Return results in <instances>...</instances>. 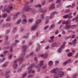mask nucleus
Returning <instances> with one entry per match:
<instances>
[{
	"label": "nucleus",
	"mask_w": 78,
	"mask_h": 78,
	"mask_svg": "<svg viewBox=\"0 0 78 78\" xmlns=\"http://www.w3.org/2000/svg\"><path fill=\"white\" fill-rule=\"evenodd\" d=\"M76 41V39H75L74 40L72 41V44H75Z\"/></svg>",
	"instance_id": "09e8293b"
},
{
	"label": "nucleus",
	"mask_w": 78,
	"mask_h": 78,
	"mask_svg": "<svg viewBox=\"0 0 78 78\" xmlns=\"http://www.w3.org/2000/svg\"><path fill=\"white\" fill-rule=\"evenodd\" d=\"M48 42L50 43H51L53 42H54V40L53 39H51L48 40Z\"/></svg>",
	"instance_id": "4c0bfd02"
},
{
	"label": "nucleus",
	"mask_w": 78,
	"mask_h": 78,
	"mask_svg": "<svg viewBox=\"0 0 78 78\" xmlns=\"http://www.w3.org/2000/svg\"><path fill=\"white\" fill-rule=\"evenodd\" d=\"M55 4H52L51 5L50 8H49V9H55Z\"/></svg>",
	"instance_id": "4468645a"
},
{
	"label": "nucleus",
	"mask_w": 78,
	"mask_h": 78,
	"mask_svg": "<svg viewBox=\"0 0 78 78\" xmlns=\"http://www.w3.org/2000/svg\"><path fill=\"white\" fill-rule=\"evenodd\" d=\"M62 68H59L57 70H56V69H53L51 71V73H56V71H57V72H59V71H60V70H62Z\"/></svg>",
	"instance_id": "423d86ee"
},
{
	"label": "nucleus",
	"mask_w": 78,
	"mask_h": 78,
	"mask_svg": "<svg viewBox=\"0 0 78 78\" xmlns=\"http://www.w3.org/2000/svg\"><path fill=\"white\" fill-rule=\"evenodd\" d=\"M16 31V27L13 28V30L12 31V33H15Z\"/></svg>",
	"instance_id": "bb28decb"
},
{
	"label": "nucleus",
	"mask_w": 78,
	"mask_h": 78,
	"mask_svg": "<svg viewBox=\"0 0 78 78\" xmlns=\"http://www.w3.org/2000/svg\"><path fill=\"white\" fill-rule=\"evenodd\" d=\"M5 58H3L2 59V60L0 59V63H2V62H3L4 61H5Z\"/></svg>",
	"instance_id": "a18cd8bd"
},
{
	"label": "nucleus",
	"mask_w": 78,
	"mask_h": 78,
	"mask_svg": "<svg viewBox=\"0 0 78 78\" xmlns=\"http://www.w3.org/2000/svg\"><path fill=\"white\" fill-rule=\"evenodd\" d=\"M62 23L64 24H66V21H65V20H63V21H62Z\"/></svg>",
	"instance_id": "774afa93"
},
{
	"label": "nucleus",
	"mask_w": 78,
	"mask_h": 78,
	"mask_svg": "<svg viewBox=\"0 0 78 78\" xmlns=\"http://www.w3.org/2000/svg\"><path fill=\"white\" fill-rule=\"evenodd\" d=\"M55 24H52L51 25L49 28V30H53V28H54L55 27Z\"/></svg>",
	"instance_id": "f8f14e48"
},
{
	"label": "nucleus",
	"mask_w": 78,
	"mask_h": 78,
	"mask_svg": "<svg viewBox=\"0 0 78 78\" xmlns=\"http://www.w3.org/2000/svg\"><path fill=\"white\" fill-rule=\"evenodd\" d=\"M65 46L64 45H63L60 46V47L59 48L58 50V52L59 53H61L62 52V49L64 48V47Z\"/></svg>",
	"instance_id": "7ed1b4c3"
},
{
	"label": "nucleus",
	"mask_w": 78,
	"mask_h": 78,
	"mask_svg": "<svg viewBox=\"0 0 78 78\" xmlns=\"http://www.w3.org/2000/svg\"><path fill=\"white\" fill-rule=\"evenodd\" d=\"M53 64V63L52 61H49L48 63V65L50 66H52Z\"/></svg>",
	"instance_id": "aec40b11"
},
{
	"label": "nucleus",
	"mask_w": 78,
	"mask_h": 78,
	"mask_svg": "<svg viewBox=\"0 0 78 78\" xmlns=\"http://www.w3.org/2000/svg\"><path fill=\"white\" fill-rule=\"evenodd\" d=\"M49 48H50V46H48L45 48V50H48V49H49Z\"/></svg>",
	"instance_id": "13d9d810"
},
{
	"label": "nucleus",
	"mask_w": 78,
	"mask_h": 78,
	"mask_svg": "<svg viewBox=\"0 0 78 78\" xmlns=\"http://www.w3.org/2000/svg\"><path fill=\"white\" fill-rule=\"evenodd\" d=\"M9 10H8L10 11H10H11V10L12 9V6L9 5Z\"/></svg>",
	"instance_id": "c756f323"
},
{
	"label": "nucleus",
	"mask_w": 78,
	"mask_h": 78,
	"mask_svg": "<svg viewBox=\"0 0 78 78\" xmlns=\"http://www.w3.org/2000/svg\"><path fill=\"white\" fill-rule=\"evenodd\" d=\"M25 56V53H23L21 55V57L19 58L18 59V61H22L23 60V57Z\"/></svg>",
	"instance_id": "20e7f679"
},
{
	"label": "nucleus",
	"mask_w": 78,
	"mask_h": 78,
	"mask_svg": "<svg viewBox=\"0 0 78 78\" xmlns=\"http://www.w3.org/2000/svg\"><path fill=\"white\" fill-rule=\"evenodd\" d=\"M46 3V1H43L41 3V4L42 5H45Z\"/></svg>",
	"instance_id": "e433bc0d"
},
{
	"label": "nucleus",
	"mask_w": 78,
	"mask_h": 78,
	"mask_svg": "<svg viewBox=\"0 0 78 78\" xmlns=\"http://www.w3.org/2000/svg\"><path fill=\"white\" fill-rule=\"evenodd\" d=\"M7 65H8V62H5L2 66V67H6V66H7Z\"/></svg>",
	"instance_id": "6ab92c4d"
},
{
	"label": "nucleus",
	"mask_w": 78,
	"mask_h": 78,
	"mask_svg": "<svg viewBox=\"0 0 78 78\" xmlns=\"http://www.w3.org/2000/svg\"><path fill=\"white\" fill-rule=\"evenodd\" d=\"M61 45V43H58L55 44V47H58Z\"/></svg>",
	"instance_id": "c85d7f7f"
},
{
	"label": "nucleus",
	"mask_w": 78,
	"mask_h": 78,
	"mask_svg": "<svg viewBox=\"0 0 78 78\" xmlns=\"http://www.w3.org/2000/svg\"><path fill=\"white\" fill-rule=\"evenodd\" d=\"M10 26V23H6L5 24V27H9Z\"/></svg>",
	"instance_id": "2f4dec72"
},
{
	"label": "nucleus",
	"mask_w": 78,
	"mask_h": 78,
	"mask_svg": "<svg viewBox=\"0 0 78 78\" xmlns=\"http://www.w3.org/2000/svg\"><path fill=\"white\" fill-rule=\"evenodd\" d=\"M37 45L38 46V48H37L36 49V51H37L39 50V48H40V44L39 43H37Z\"/></svg>",
	"instance_id": "4be33fe9"
},
{
	"label": "nucleus",
	"mask_w": 78,
	"mask_h": 78,
	"mask_svg": "<svg viewBox=\"0 0 78 78\" xmlns=\"http://www.w3.org/2000/svg\"><path fill=\"white\" fill-rule=\"evenodd\" d=\"M16 45V43H14L12 45V47H15Z\"/></svg>",
	"instance_id": "79ce46f5"
},
{
	"label": "nucleus",
	"mask_w": 78,
	"mask_h": 78,
	"mask_svg": "<svg viewBox=\"0 0 78 78\" xmlns=\"http://www.w3.org/2000/svg\"><path fill=\"white\" fill-rule=\"evenodd\" d=\"M42 6V5L39 4L36 5H35V7L36 8H41Z\"/></svg>",
	"instance_id": "5701e85b"
},
{
	"label": "nucleus",
	"mask_w": 78,
	"mask_h": 78,
	"mask_svg": "<svg viewBox=\"0 0 78 78\" xmlns=\"http://www.w3.org/2000/svg\"><path fill=\"white\" fill-rule=\"evenodd\" d=\"M68 16L67 15H65L63 16V19H67L68 18Z\"/></svg>",
	"instance_id": "58836bf2"
},
{
	"label": "nucleus",
	"mask_w": 78,
	"mask_h": 78,
	"mask_svg": "<svg viewBox=\"0 0 78 78\" xmlns=\"http://www.w3.org/2000/svg\"><path fill=\"white\" fill-rule=\"evenodd\" d=\"M21 21V20H20V19L18 20L17 21V22L16 23L17 24H19V23H20Z\"/></svg>",
	"instance_id": "ea45409f"
},
{
	"label": "nucleus",
	"mask_w": 78,
	"mask_h": 78,
	"mask_svg": "<svg viewBox=\"0 0 78 78\" xmlns=\"http://www.w3.org/2000/svg\"><path fill=\"white\" fill-rule=\"evenodd\" d=\"M68 57H70L72 56V53H69L68 55Z\"/></svg>",
	"instance_id": "72a5a7b5"
},
{
	"label": "nucleus",
	"mask_w": 78,
	"mask_h": 78,
	"mask_svg": "<svg viewBox=\"0 0 78 78\" xmlns=\"http://www.w3.org/2000/svg\"><path fill=\"white\" fill-rule=\"evenodd\" d=\"M56 42H54L51 45L52 47H55V45H56Z\"/></svg>",
	"instance_id": "cd10ccee"
},
{
	"label": "nucleus",
	"mask_w": 78,
	"mask_h": 78,
	"mask_svg": "<svg viewBox=\"0 0 78 78\" xmlns=\"http://www.w3.org/2000/svg\"><path fill=\"white\" fill-rule=\"evenodd\" d=\"M76 27V26L75 25L71 26V28L72 29H74Z\"/></svg>",
	"instance_id": "393cba45"
},
{
	"label": "nucleus",
	"mask_w": 78,
	"mask_h": 78,
	"mask_svg": "<svg viewBox=\"0 0 78 78\" xmlns=\"http://www.w3.org/2000/svg\"><path fill=\"white\" fill-rule=\"evenodd\" d=\"M41 18L42 19H45V16H44V15L43 14L42 15Z\"/></svg>",
	"instance_id": "8fccbe9b"
},
{
	"label": "nucleus",
	"mask_w": 78,
	"mask_h": 78,
	"mask_svg": "<svg viewBox=\"0 0 78 78\" xmlns=\"http://www.w3.org/2000/svg\"><path fill=\"white\" fill-rule=\"evenodd\" d=\"M48 56V54L47 53H45L44 55V57L45 58H46Z\"/></svg>",
	"instance_id": "49530a36"
},
{
	"label": "nucleus",
	"mask_w": 78,
	"mask_h": 78,
	"mask_svg": "<svg viewBox=\"0 0 78 78\" xmlns=\"http://www.w3.org/2000/svg\"><path fill=\"white\" fill-rule=\"evenodd\" d=\"M41 23V19L37 20L36 21V24H39Z\"/></svg>",
	"instance_id": "2eb2a0df"
},
{
	"label": "nucleus",
	"mask_w": 78,
	"mask_h": 78,
	"mask_svg": "<svg viewBox=\"0 0 78 78\" xmlns=\"http://www.w3.org/2000/svg\"><path fill=\"white\" fill-rule=\"evenodd\" d=\"M4 21V20H0V24H1V23H3V22Z\"/></svg>",
	"instance_id": "bf43d9fd"
},
{
	"label": "nucleus",
	"mask_w": 78,
	"mask_h": 78,
	"mask_svg": "<svg viewBox=\"0 0 78 78\" xmlns=\"http://www.w3.org/2000/svg\"><path fill=\"white\" fill-rule=\"evenodd\" d=\"M77 76H78V74L76 73L74 74L73 75V78H77Z\"/></svg>",
	"instance_id": "a878e982"
},
{
	"label": "nucleus",
	"mask_w": 78,
	"mask_h": 78,
	"mask_svg": "<svg viewBox=\"0 0 78 78\" xmlns=\"http://www.w3.org/2000/svg\"><path fill=\"white\" fill-rule=\"evenodd\" d=\"M26 75H27V73H25L23 75L22 77H24L26 76Z\"/></svg>",
	"instance_id": "e2e57ef3"
},
{
	"label": "nucleus",
	"mask_w": 78,
	"mask_h": 78,
	"mask_svg": "<svg viewBox=\"0 0 78 78\" xmlns=\"http://www.w3.org/2000/svg\"><path fill=\"white\" fill-rule=\"evenodd\" d=\"M44 61H41L40 62V63L38 65L36 66V68L37 69V71L39 72L40 70H41V67H42L43 66H44V64H43V62Z\"/></svg>",
	"instance_id": "f03ea898"
},
{
	"label": "nucleus",
	"mask_w": 78,
	"mask_h": 78,
	"mask_svg": "<svg viewBox=\"0 0 78 78\" xmlns=\"http://www.w3.org/2000/svg\"><path fill=\"white\" fill-rule=\"evenodd\" d=\"M23 10V11H25L26 12H32L33 11V9L28 6H27L25 8H24Z\"/></svg>",
	"instance_id": "f257e3e1"
},
{
	"label": "nucleus",
	"mask_w": 78,
	"mask_h": 78,
	"mask_svg": "<svg viewBox=\"0 0 78 78\" xmlns=\"http://www.w3.org/2000/svg\"><path fill=\"white\" fill-rule=\"evenodd\" d=\"M65 28L67 30H69V29H70L71 28V26H66Z\"/></svg>",
	"instance_id": "b1692460"
},
{
	"label": "nucleus",
	"mask_w": 78,
	"mask_h": 78,
	"mask_svg": "<svg viewBox=\"0 0 78 78\" xmlns=\"http://www.w3.org/2000/svg\"><path fill=\"white\" fill-rule=\"evenodd\" d=\"M72 61V59H69L68 61H66L67 63H68V64L69 63H70Z\"/></svg>",
	"instance_id": "c03bdc74"
},
{
	"label": "nucleus",
	"mask_w": 78,
	"mask_h": 78,
	"mask_svg": "<svg viewBox=\"0 0 78 78\" xmlns=\"http://www.w3.org/2000/svg\"><path fill=\"white\" fill-rule=\"evenodd\" d=\"M9 73H10V71H8L5 72V75H8Z\"/></svg>",
	"instance_id": "473e14b6"
},
{
	"label": "nucleus",
	"mask_w": 78,
	"mask_h": 78,
	"mask_svg": "<svg viewBox=\"0 0 78 78\" xmlns=\"http://www.w3.org/2000/svg\"><path fill=\"white\" fill-rule=\"evenodd\" d=\"M24 30V28L23 27H21L20 28V31H23Z\"/></svg>",
	"instance_id": "4d7b16f0"
},
{
	"label": "nucleus",
	"mask_w": 78,
	"mask_h": 78,
	"mask_svg": "<svg viewBox=\"0 0 78 78\" xmlns=\"http://www.w3.org/2000/svg\"><path fill=\"white\" fill-rule=\"evenodd\" d=\"M12 55H10L9 56V59H11L12 58Z\"/></svg>",
	"instance_id": "603ef678"
},
{
	"label": "nucleus",
	"mask_w": 78,
	"mask_h": 78,
	"mask_svg": "<svg viewBox=\"0 0 78 78\" xmlns=\"http://www.w3.org/2000/svg\"><path fill=\"white\" fill-rule=\"evenodd\" d=\"M9 48V47H4V48H3V49L4 50H8V49Z\"/></svg>",
	"instance_id": "a19ab883"
},
{
	"label": "nucleus",
	"mask_w": 78,
	"mask_h": 78,
	"mask_svg": "<svg viewBox=\"0 0 78 78\" xmlns=\"http://www.w3.org/2000/svg\"><path fill=\"white\" fill-rule=\"evenodd\" d=\"M70 12V10L69 9H66L65 11V12H66V13H69Z\"/></svg>",
	"instance_id": "7c9ffc66"
},
{
	"label": "nucleus",
	"mask_w": 78,
	"mask_h": 78,
	"mask_svg": "<svg viewBox=\"0 0 78 78\" xmlns=\"http://www.w3.org/2000/svg\"><path fill=\"white\" fill-rule=\"evenodd\" d=\"M17 16H16V15H13V16L12 17V19H13V20H15V19H16L17 18Z\"/></svg>",
	"instance_id": "c9c22d12"
},
{
	"label": "nucleus",
	"mask_w": 78,
	"mask_h": 78,
	"mask_svg": "<svg viewBox=\"0 0 78 78\" xmlns=\"http://www.w3.org/2000/svg\"><path fill=\"white\" fill-rule=\"evenodd\" d=\"M67 15L68 16V18H72L73 17V16H72V13H70Z\"/></svg>",
	"instance_id": "dca6fc26"
},
{
	"label": "nucleus",
	"mask_w": 78,
	"mask_h": 78,
	"mask_svg": "<svg viewBox=\"0 0 78 78\" xmlns=\"http://www.w3.org/2000/svg\"><path fill=\"white\" fill-rule=\"evenodd\" d=\"M5 11H6L7 13H9V12H10V10H9L7 9H5L2 10L3 12H5Z\"/></svg>",
	"instance_id": "ddd939ff"
},
{
	"label": "nucleus",
	"mask_w": 78,
	"mask_h": 78,
	"mask_svg": "<svg viewBox=\"0 0 78 78\" xmlns=\"http://www.w3.org/2000/svg\"><path fill=\"white\" fill-rule=\"evenodd\" d=\"M37 24H35L32 26L31 27V30H35V29H36V27H37Z\"/></svg>",
	"instance_id": "1a4fd4ad"
},
{
	"label": "nucleus",
	"mask_w": 78,
	"mask_h": 78,
	"mask_svg": "<svg viewBox=\"0 0 78 78\" xmlns=\"http://www.w3.org/2000/svg\"><path fill=\"white\" fill-rule=\"evenodd\" d=\"M6 21L7 22H9V21H10V18L8 17L7 18V19H6Z\"/></svg>",
	"instance_id": "864d4df0"
},
{
	"label": "nucleus",
	"mask_w": 78,
	"mask_h": 78,
	"mask_svg": "<svg viewBox=\"0 0 78 78\" xmlns=\"http://www.w3.org/2000/svg\"><path fill=\"white\" fill-rule=\"evenodd\" d=\"M40 12H42V13H44L45 12H46L47 10L46 9L43 10L42 9H40Z\"/></svg>",
	"instance_id": "a211bd4d"
},
{
	"label": "nucleus",
	"mask_w": 78,
	"mask_h": 78,
	"mask_svg": "<svg viewBox=\"0 0 78 78\" xmlns=\"http://www.w3.org/2000/svg\"><path fill=\"white\" fill-rule=\"evenodd\" d=\"M68 64L67 62V61H66V62H64L63 63V65H64V66H66V64Z\"/></svg>",
	"instance_id": "338daca9"
},
{
	"label": "nucleus",
	"mask_w": 78,
	"mask_h": 78,
	"mask_svg": "<svg viewBox=\"0 0 78 78\" xmlns=\"http://www.w3.org/2000/svg\"><path fill=\"white\" fill-rule=\"evenodd\" d=\"M33 21V19H30L29 20V22L31 23Z\"/></svg>",
	"instance_id": "052dcab7"
},
{
	"label": "nucleus",
	"mask_w": 78,
	"mask_h": 78,
	"mask_svg": "<svg viewBox=\"0 0 78 78\" xmlns=\"http://www.w3.org/2000/svg\"><path fill=\"white\" fill-rule=\"evenodd\" d=\"M6 13H4V14H3V16H2V18H5V17H6Z\"/></svg>",
	"instance_id": "f704fd0d"
},
{
	"label": "nucleus",
	"mask_w": 78,
	"mask_h": 78,
	"mask_svg": "<svg viewBox=\"0 0 78 78\" xmlns=\"http://www.w3.org/2000/svg\"><path fill=\"white\" fill-rule=\"evenodd\" d=\"M75 6V3L73 4L71 6V7L72 8H74Z\"/></svg>",
	"instance_id": "0e129e2a"
},
{
	"label": "nucleus",
	"mask_w": 78,
	"mask_h": 78,
	"mask_svg": "<svg viewBox=\"0 0 78 78\" xmlns=\"http://www.w3.org/2000/svg\"><path fill=\"white\" fill-rule=\"evenodd\" d=\"M33 76H34V75L30 74L29 76L28 77L29 78H31V77H33Z\"/></svg>",
	"instance_id": "6e6d98bb"
},
{
	"label": "nucleus",
	"mask_w": 78,
	"mask_h": 78,
	"mask_svg": "<svg viewBox=\"0 0 78 78\" xmlns=\"http://www.w3.org/2000/svg\"><path fill=\"white\" fill-rule=\"evenodd\" d=\"M69 24L70 23H69L68 21H67L66 22V26H68V25H69Z\"/></svg>",
	"instance_id": "3c124183"
},
{
	"label": "nucleus",
	"mask_w": 78,
	"mask_h": 78,
	"mask_svg": "<svg viewBox=\"0 0 78 78\" xmlns=\"http://www.w3.org/2000/svg\"><path fill=\"white\" fill-rule=\"evenodd\" d=\"M49 27V26H46L44 28V30H47V28H48Z\"/></svg>",
	"instance_id": "69168bd1"
},
{
	"label": "nucleus",
	"mask_w": 78,
	"mask_h": 78,
	"mask_svg": "<svg viewBox=\"0 0 78 78\" xmlns=\"http://www.w3.org/2000/svg\"><path fill=\"white\" fill-rule=\"evenodd\" d=\"M33 64H32L30 66L28 67L27 69L28 70V73H30L31 72V68L33 67Z\"/></svg>",
	"instance_id": "6e6552de"
},
{
	"label": "nucleus",
	"mask_w": 78,
	"mask_h": 78,
	"mask_svg": "<svg viewBox=\"0 0 78 78\" xmlns=\"http://www.w3.org/2000/svg\"><path fill=\"white\" fill-rule=\"evenodd\" d=\"M20 15V12H17L16 13L15 15L17 17V16H19Z\"/></svg>",
	"instance_id": "37998d69"
},
{
	"label": "nucleus",
	"mask_w": 78,
	"mask_h": 78,
	"mask_svg": "<svg viewBox=\"0 0 78 78\" xmlns=\"http://www.w3.org/2000/svg\"><path fill=\"white\" fill-rule=\"evenodd\" d=\"M27 47L26 46H24L23 47V51H25L27 50Z\"/></svg>",
	"instance_id": "412c9836"
},
{
	"label": "nucleus",
	"mask_w": 78,
	"mask_h": 78,
	"mask_svg": "<svg viewBox=\"0 0 78 78\" xmlns=\"http://www.w3.org/2000/svg\"><path fill=\"white\" fill-rule=\"evenodd\" d=\"M29 36V34L28 33H27L25 34L24 36H23V38H25V39H27L28 37V36Z\"/></svg>",
	"instance_id": "9b49d317"
},
{
	"label": "nucleus",
	"mask_w": 78,
	"mask_h": 78,
	"mask_svg": "<svg viewBox=\"0 0 78 78\" xmlns=\"http://www.w3.org/2000/svg\"><path fill=\"white\" fill-rule=\"evenodd\" d=\"M55 14V12H53L50 14V16L49 19H51L52 18H53L54 17V15Z\"/></svg>",
	"instance_id": "9d476101"
},
{
	"label": "nucleus",
	"mask_w": 78,
	"mask_h": 78,
	"mask_svg": "<svg viewBox=\"0 0 78 78\" xmlns=\"http://www.w3.org/2000/svg\"><path fill=\"white\" fill-rule=\"evenodd\" d=\"M22 18L23 19H25L27 18V17H26V16L24 15H23L22 16Z\"/></svg>",
	"instance_id": "de8ad7c7"
},
{
	"label": "nucleus",
	"mask_w": 78,
	"mask_h": 78,
	"mask_svg": "<svg viewBox=\"0 0 78 78\" xmlns=\"http://www.w3.org/2000/svg\"><path fill=\"white\" fill-rule=\"evenodd\" d=\"M22 23L23 24H25V23H27V20L25 19L22 20Z\"/></svg>",
	"instance_id": "f3484780"
},
{
	"label": "nucleus",
	"mask_w": 78,
	"mask_h": 78,
	"mask_svg": "<svg viewBox=\"0 0 78 78\" xmlns=\"http://www.w3.org/2000/svg\"><path fill=\"white\" fill-rule=\"evenodd\" d=\"M64 72L62 71H59L58 73V75H59V77L61 78V77H62L63 76H64Z\"/></svg>",
	"instance_id": "39448f33"
},
{
	"label": "nucleus",
	"mask_w": 78,
	"mask_h": 78,
	"mask_svg": "<svg viewBox=\"0 0 78 78\" xmlns=\"http://www.w3.org/2000/svg\"><path fill=\"white\" fill-rule=\"evenodd\" d=\"M10 32V31L8 30H6V33L7 34H8V33H9V32Z\"/></svg>",
	"instance_id": "680f3d73"
},
{
	"label": "nucleus",
	"mask_w": 78,
	"mask_h": 78,
	"mask_svg": "<svg viewBox=\"0 0 78 78\" xmlns=\"http://www.w3.org/2000/svg\"><path fill=\"white\" fill-rule=\"evenodd\" d=\"M61 6V4L58 3V4L57 5V8H59Z\"/></svg>",
	"instance_id": "5fc2aeb1"
},
{
	"label": "nucleus",
	"mask_w": 78,
	"mask_h": 78,
	"mask_svg": "<svg viewBox=\"0 0 78 78\" xmlns=\"http://www.w3.org/2000/svg\"><path fill=\"white\" fill-rule=\"evenodd\" d=\"M16 60L14 62V64L13 65V69H17V64L16 63Z\"/></svg>",
	"instance_id": "0eeeda50"
}]
</instances>
